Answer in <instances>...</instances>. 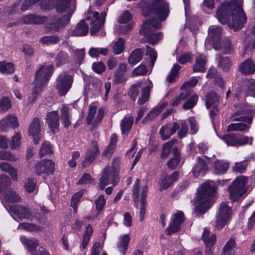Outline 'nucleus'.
Returning <instances> with one entry per match:
<instances>
[{
	"label": "nucleus",
	"instance_id": "0e129e2a",
	"mask_svg": "<svg viewBox=\"0 0 255 255\" xmlns=\"http://www.w3.org/2000/svg\"><path fill=\"white\" fill-rule=\"evenodd\" d=\"M96 209L98 211L97 215H99L103 210V207L106 204V199L103 195L99 196L95 201Z\"/></svg>",
	"mask_w": 255,
	"mask_h": 255
},
{
	"label": "nucleus",
	"instance_id": "4d7b16f0",
	"mask_svg": "<svg viewBox=\"0 0 255 255\" xmlns=\"http://www.w3.org/2000/svg\"><path fill=\"white\" fill-rule=\"evenodd\" d=\"M246 91L249 96H255V80H247L245 82Z\"/></svg>",
	"mask_w": 255,
	"mask_h": 255
},
{
	"label": "nucleus",
	"instance_id": "c03bdc74",
	"mask_svg": "<svg viewBox=\"0 0 255 255\" xmlns=\"http://www.w3.org/2000/svg\"><path fill=\"white\" fill-rule=\"evenodd\" d=\"M177 142V140L176 139H172L163 144L161 155V158H166L168 157L171 152V149L173 145Z\"/></svg>",
	"mask_w": 255,
	"mask_h": 255
},
{
	"label": "nucleus",
	"instance_id": "5fc2aeb1",
	"mask_svg": "<svg viewBox=\"0 0 255 255\" xmlns=\"http://www.w3.org/2000/svg\"><path fill=\"white\" fill-rule=\"evenodd\" d=\"M181 69V66L178 64H174L169 74L167 77V80L169 83L175 81L176 77L178 76V72Z\"/></svg>",
	"mask_w": 255,
	"mask_h": 255
},
{
	"label": "nucleus",
	"instance_id": "f257e3e1",
	"mask_svg": "<svg viewBox=\"0 0 255 255\" xmlns=\"http://www.w3.org/2000/svg\"><path fill=\"white\" fill-rule=\"evenodd\" d=\"M147 0H141L139 5L142 9L143 14L148 16L152 13L157 16V18H152L144 21L139 32L145 35L147 42L151 44L157 43L162 36L161 32L154 33L157 29L162 27L161 21L164 20L169 13L168 3L163 0H154L151 4H148Z\"/></svg>",
	"mask_w": 255,
	"mask_h": 255
},
{
	"label": "nucleus",
	"instance_id": "473e14b6",
	"mask_svg": "<svg viewBox=\"0 0 255 255\" xmlns=\"http://www.w3.org/2000/svg\"><path fill=\"white\" fill-rule=\"evenodd\" d=\"M152 87V83L150 81V84L141 88V94L138 98L137 103L142 105L148 101L150 96V90Z\"/></svg>",
	"mask_w": 255,
	"mask_h": 255
},
{
	"label": "nucleus",
	"instance_id": "bf43d9fd",
	"mask_svg": "<svg viewBox=\"0 0 255 255\" xmlns=\"http://www.w3.org/2000/svg\"><path fill=\"white\" fill-rule=\"evenodd\" d=\"M34 87L33 88L32 92L31 93V97H29V102L33 103L37 99L39 94L42 91V87L44 85H39L36 84L35 80H34Z\"/></svg>",
	"mask_w": 255,
	"mask_h": 255
},
{
	"label": "nucleus",
	"instance_id": "393cba45",
	"mask_svg": "<svg viewBox=\"0 0 255 255\" xmlns=\"http://www.w3.org/2000/svg\"><path fill=\"white\" fill-rule=\"evenodd\" d=\"M179 173L175 171L170 176H166L162 180L160 184V190L162 191L169 188L173 183L177 180Z\"/></svg>",
	"mask_w": 255,
	"mask_h": 255
},
{
	"label": "nucleus",
	"instance_id": "20e7f679",
	"mask_svg": "<svg viewBox=\"0 0 255 255\" xmlns=\"http://www.w3.org/2000/svg\"><path fill=\"white\" fill-rule=\"evenodd\" d=\"M248 178L245 176L237 177L231 185L228 187L230 199L233 202L237 201L244 194Z\"/></svg>",
	"mask_w": 255,
	"mask_h": 255
},
{
	"label": "nucleus",
	"instance_id": "6ab92c4d",
	"mask_svg": "<svg viewBox=\"0 0 255 255\" xmlns=\"http://www.w3.org/2000/svg\"><path fill=\"white\" fill-rule=\"evenodd\" d=\"M10 210L15 215H16L20 219H30L31 217L38 218L37 215H31V213L27 207L20 205H14L9 207Z\"/></svg>",
	"mask_w": 255,
	"mask_h": 255
},
{
	"label": "nucleus",
	"instance_id": "774afa93",
	"mask_svg": "<svg viewBox=\"0 0 255 255\" xmlns=\"http://www.w3.org/2000/svg\"><path fill=\"white\" fill-rule=\"evenodd\" d=\"M10 179L6 175H2L0 176V192H2L4 189L9 185Z\"/></svg>",
	"mask_w": 255,
	"mask_h": 255
},
{
	"label": "nucleus",
	"instance_id": "7c9ffc66",
	"mask_svg": "<svg viewBox=\"0 0 255 255\" xmlns=\"http://www.w3.org/2000/svg\"><path fill=\"white\" fill-rule=\"evenodd\" d=\"M239 70L245 75H249L255 71V66L253 61L248 59L240 64Z\"/></svg>",
	"mask_w": 255,
	"mask_h": 255
},
{
	"label": "nucleus",
	"instance_id": "4468645a",
	"mask_svg": "<svg viewBox=\"0 0 255 255\" xmlns=\"http://www.w3.org/2000/svg\"><path fill=\"white\" fill-rule=\"evenodd\" d=\"M107 13L105 12L101 13L100 16L98 12L95 11L93 13V17L90 22L91 29L90 33L91 35H94L104 25Z\"/></svg>",
	"mask_w": 255,
	"mask_h": 255
},
{
	"label": "nucleus",
	"instance_id": "4be33fe9",
	"mask_svg": "<svg viewBox=\"0 0 255 255\" xmlns=\"http://www.w3.org/2000/svg\"><path fill=\"white\" fill-rule=\"evenodd\" d=\"M206 157H198L197 163L192 169V173L194 177H198L200 174L204 175L208 168L207 163L205 160Z\"/></svg>",
	"mask_w": 255,
	"mask_h": 255
},
{
	"label": "nucleus",
	"instance_id": "ea45409f",
	"mask_svg": "<svg viewBox=\"0 0 255 255\" xmlns=\"http://www.w3.org/2000/svg\"><path fill=\"white\" fill-rule=\"evenodd\" d=\"M142 82L139 81L136 83L132 84L129 88L127 95L129 96L133 102H135L137 97L139 93V89L142 85Z\"/></svg>",
	"mask_w": 255,
	"mask_h": 255
},
{
	"label": "nucleus",
	"instance_id": "1a4fd4ad",
	"mask_svg": "<svg viewBox=\"0 0 255 255\" xmlns=\"http://www.w3.org/2000/svg\"><path fill=\"white\" fill-rule=\"evenodd\" d=\"M255 116V110L248 107H242L231 116L233 121H240L252 124L253 118Z\"/></svg>",
	"mask_w": 255,
	"mask_h": 255
},
{
	"label": "nucleus",
	"instance_id": "dca6fc26",
	"mask_svg": "<svg viewBox=\"0 0 255 255\" xmlns=\"http://www.w3.org/2000/svg\"><path fill=\"white\" fill-rule=\"evenodd\" d=\"M55 7L57 12L67 11L66 14H70L71 17L75 9L76 4L74 0H57Z\"/></svg>",
	"mask_w": 255,
	"mask_h": 255
},
{
	"label": "nucleus",
	"instance_id": "2eb2a0df",
	"mask_svg": "<svg viewBox=\"0 0 255 255\" xmlns=\"http://www.w3.org/2000/svg\"><path fill=\"white\" fill-rule=\"evenodd\" d=\"M41 122L38 118H34L28 127V133L32 136L34 143L38 144L41 138Z\"/></svg>",
	"mask_w": 255,
	"mask_h": 255
},
{
	"label": "nucleus",
	"instance_id": "4c0bfd02",
	"mask_svg": "<svg viewBox=\"0 0 255 255\" xmlns=\"http://www.w3.org/2000/svg\"><path fill=\"white\" fill-rule=\"evenodd\" d=\"M133 123V118L129 116L125 117L121 122V128L123 134L127 135L130 130Z\"/></svg>",
	"mask_w": 255,
	"mask_h": 255
},
{
	"label": "nucleus",
	"instance_id": "79ce46f5",
	"mask_svg": "<svg viewBox=\"0 0 255 255\" xmlns=\"http://www.w3.org/2000/svg\"><path fill=\"white\" fill-rule=\"evenodd\" d=\"M117 136L116 134H113L111 137L110 143L103 153V155L110 157L111 156L116 146Z\"/></svg>",
	"mask_w": 255,
	"mask_h": 255
},
{
	"label": "nucleus",
	"instance_id": "f3484780",
	"mask_svg": "<svg viewBox=\"0 0 255 255\" xmlns=\"http://www.w3.org/2000/svg\"><path fill=\"white\" fill-rule=\"evenodd\" d=\"M184 221L183 213L178 211L174 214L171 223L166 229L165 232L167 235H170L172 233L178 232L180 229L181 224Z\"/></svg>",
	"mask_w": 255,
	"mask_h": 255
},
{
	"label": "nucleus",
	"instance_id": "b1692460",
	"mask_svg": "<svg viewBox=\"0 0 255 255\" xmlns=\"http://www.w3.org/2000/svg\"><path fill=\"white\" fill-rule=\"evenodd\" d=\"M237 247L234 238H231L226 243L223 248L221 255H235Z\"/></svg>",
	"mask_w": 255,
	"mask_h": 255
},
{
	"label": "nucleus",
	"instance_id": "09e8293b",
	"mask_svg": "<svg viewBox=\"0 0 255 255\" xmlns=\"http://www.w3.org/2000/svg\"><path fill=\"white\" fill-rule=\"evenodd\" d=\"M4 198L7 202L10 203L19 202L21 200L20 196L11 190L6 192Z\"/></svg>",
	"mask_w": 255,
	"mask_h": 255
},
{
	"label": "nucleus",
	"instance_id": "412c9836",
	"mask_svg": "<svg viewBox=\"0 0 255 255\" xmlns=\"http://www.w3.org/2000/svg\"><path fill=\"white\" fill-rule=\"evenodd\" d=\"M0 126L1 130L6 131L9 128L18 127L19 123L16 117L12 114H10L0 121Z\"/></svg>",
	"mask_w": 255,
	"mask_h": 255
},
{
	"label": "nucleus",
	"instance_id": "9b49d317",
	"mask_svg": "<svg viewBox=\"0 0 255 255\" xmlns=\"http://www.w3.org/2000/svg\"><path fill=\"white\" fill-rule=\"evenodd\" d=\"M55 164L49 159H43L37 162L34 166L33 171L38 175L45 174H52L54 171Z\"/></svg>",
	"mask_w": 255,
	"mask_h": 255
},
{
	"label": "nucleus",
	"instance_id": "c9c22d12",
	"mask_svg": "<svg viewBox=\"0 0 255 255\" xmlns=\"http://www.w3.org/2000/svg\"><path fill=\"white\" fill-rule=\"evenodd\" d=\"M60 40V37L56 34L45 35L39 39V42L43 45L48 46L58 43Z\"/></svg>",
	"mask_w": 255,
	"mask_h": 255
},
{
	"label": "nucleus",
	"instance_id": "5701e85b",
	"mask_svg": "<svg viewBox=\"0 0 255 255\" xmlns=\"http://www.w3.org/2000/svg\"><path fill=\"white\" fill-rule=\"evenodd\" d=\"M251 124L243 122L232 123L228 126L227 131L248 132L251 128Z\"/></svg>",
	"mask_w": 255,
	"mask_h": 255
},
{
	"label": "nucleus",
	"instance_id": "a211bd4d",
	"mask_svg": "<svg viewBox=\"0 0 255 255\" xmlns=\"http://www.w3.org/2000/svg\"><path fill=\"white\" fill-rule=\"evenodd\" d=\"M46 123L52 132L57 133L59 130V115L58 111L48 112L45 118Z\"/></svg>",
	"mask_w": 255,
	"mask_h": 255
},
{
	"label": "nucleus",
	"instance_id": "9d476101",
	"mask_svg": "<svg viewBox=\"0 0 255 255\" xmlns=\"http://www.w3.org/2000/svg\"><path fill=\"white\" fill-rule=\"evenodd\" d=\"M53 72V66L51 64L48 66L42 65L35 73V80L36 84L45 85L49 80Z\"/></svg>",
	"mask_w": 255,
	"mask_h": 255
},
{
	"label": "nucleus",
	"instance_id": "c85d7f7f",
	"mask_svg": "<svg viewBox=\"0 0 255 255\" xmlns=\"http://www.w3.org/2000/svg\"><path fill=\"white\" fill-rule=\"evenodd\" d=\"M60 116L64 127L68 128L71 125V116L69 114V108L66 106H62L60 109Z\"/></svg>",
	"mask_w": 255,
	"mask_h": 255
},
{
	"label": "nucleus",
	"instance_id": "3c124183",
	"mask_svg": "<svg viewBox=\"0 0 255 255\" xmlns=\"http://www.w3.org/2000/svg\"><path fill=\"white\" fill-rule=\"evenodd\" d=\"M229 164L224 161L218 160L215 162V170L217 174H222L228 170Z\"/></svg>",
	"mask_w": 255,
	"mask_h": 255
},
{
	"label": "nucleus",
	"instance_id": "aec40b11",
	"mask_svg": "<svg viewBox=\"0 0 255 255\" xmlns=\"http://www.w3.org/2000/svg\"><path fill=\"white\" fill-rule=\"evenodd\" d=\"M167 105L168 103L164 102L154 108L142 120V124H146L152 122L160 114Z\"/></svg>",
	"mask_w": 255,
	"mask_h": 255
},
{
	"label": "nucleus",
	"instance_id": "a878e982",
	"mask_svg": "<svg viewBox=\"0 0 255 255\" xmlns=\"http://www.w3.org/2000/svg\"><path fill=\"white\" fill-rule=\"evenodd\" d=\"M20 241L26 247L27 251L31 254L39 245L38 240L34 238H27L21 237Z\"/></svg>",
	"mask_w": 255,
	"mask_h": 255
},
{
	"label": "nucleus",
	"instance_id": "ddd939ff",
	"mask_svg": "<svg viewBox=\"0 0 255 255\" xmlns=\"http://www.w3.org/2000/svg\"><path fill=\"white\" fill-rule=\"evenodd\" d=\"M100 153L98 143L96 141H92L91 147L89 148L85 155V158L82 163L83 168H86L90 165L97 158Z\"/></svg>",
	"mask_w": 255,
	"mask_h": 255
},
{
	"label": "nucleus",
	"instance_id": "de8ad7c7",
	"mask_svg": "<svg viewBox=\"0 0 255 255\" xmlns=\"http://www.w3.org/2000/svg\"><path fill=\"white\" fill-rule=\"evenodd\" d=\"M13 64L10 62L5 61L0 62V71L3 74H11L14 71Z\"/></svg>",
	"mask_w": 255,
	"mask_h": 255
},
{
	"label": "nucleus",
	"instance_id": "6e6d98bb",
	"mask_svg": "<svg viewBox=\"0 0 255 255\" xmlns=\"http://www.w3.org/2000/svg\"><path fill=\"white\" fill-rule=\"evenodd\" d=\"M18 157L11 152L6 151H0V160H6L8 161H15L17 160Z\"/></svg>",
	"mask_w": 255,
	"mask_h": 255
},
{
	"label": "nucleus",
	"instance_id": "f704fd0d",
	"mask_svg": "<svg viewBox=\"0 0 255 255\" xmlns=\"http://www.w3.org/2000/svg\"><path fill=\"white\" fill-rule=\"evenodd\" d=\"M202 238L206 246L209 248L215 244L216 235L215 234L210 235V231L207 229H205L202 234Z\"/></svg>",
	"mask_w": 255,
	"mask_h": 255
},
{
	"label": "nucleus",
	"instance_id": "603ef678",
	"mask_svg": "<svg viewBox=\"0 0 255 255\" xmlns=\"http://www.w3.org/2000/svg\"><path fill=\"white\" fill-rule=\"evenodd\" d=\"M232 61L228 57H220L218 61V66L224 71H228L231 66Z\"/></svg>",
	"mask_w": 255,
	"mask_h": 255
},
{
	"label": "nucleus",
	"instance_id": "37998d69",
	"mask_svg": "<svg viewBox=\"0 0 255 255\" xmlns=\"http://www.w3.org/2000/svg\"><path fill=\"white\" fill-rule=\"evenodd\" d=\"M113 52L115 55L122 53L125 49V41L122 38H119L117 41L112 43Z\"/></svg>",
	"mask_w": 255,
	"mask_h": 255
},
{
	"label": "nucleus",
	"instance_id": "0eeeda50",
	"mask_svg": "<svg viewBox=\"0 0 255 255\" xmlns=\"http://www.w3.org/2000/svg\"><path fill=\"white\" fill-rule=\"evenodd\" d=\"M119 179L118 173L116 169L113 167L107 166L104 169L100 179L99 187L103 190L110 183L115 186L118 183Z\"/></svg>",
	"mask_w": 255,
	"mask_h": 255
},
{
	"label": "nucleus",
	"instance_id": "a19ab883",
	"mask_svg": "<svg viewBox=\"0 0 255 255\" xmlns=\"http://www.w3.org/2000/svg\"><path fill=\"white\" fill-rule=\"evenodd\" d=\"M109 53L107 48L91 47L88 52L89 55L92 58L98 57L100 55L107 56Z\"/></svg>",
	"mask_w": 255,
	"mask_h": 255
},
{
	"label": "nucleus",
	"instance_id": "7ed1b4c3",
	"mask_svg": "<svg viewBox=\"0 0 255 255\" xmlns=\"http://www.w3.org/2000/svg\"><path fill=\"white\" fill-rule=\"evenodd\" d=\"M217 186L213 181H207L202 184L198 190L196 197V204L194 213L198 215L205 214L211 207L210 201L215 194Z\"/></svg>",
	"mask_w": 255,
	"mask_h": 255
},
{
	"label": "nucleus",
	"instance_id": "864d4df0",
	"mask_svg": "<svg viewBox=\"0 0 255 255\" xmlns=\"http://www.w3.org/2000/svg\"><path fill=\"white\" fill-rule=\"evenodd\" d=\"M198 96L196 94L193 95L183 105V109L187 110L193 108L197 104Z\"/></svg>",
	"mask_w": 255,
	"mask_h": 255
},
{
	"label": "nucleus",
	"instance_id": "f8f14e48",
	"mask_svg": "<svg viewBox=\"0 0 255 255\" xmlns=\"http://www.w3.org/2000/svg\"><path fill=\"white\" fill-rule=\"evenodd\" d=\"M222 28L220 26L212 25L208 29V41L211 42L213 47L217 50L221 48Z\"/></svg>",
	"mask_w": 255,
	"mask_h": 255
},
{
	"label": "nucleus",
	"instance_id": "423d86ee",
	"mask_svg": "<svg viewBox=\"0 0 255 255\" xmlns=\"http://www.w3.org/2000/svg\"><path fill=\"white\" fill-rule=\"evenodd\" d=\"M73 82V76L67 72L60 73L57 78L55 86L58 95H65L71 88Z\"/></svg>",
	"mask_w": 255,
	"mask_h": 255
},
{
	"label": "nucleus",
	"instance_id": "13d9d810",
	"mask_svg": "<svg viewBox=\"0 0 255 255\" xmlns=\"http://www.w3.org/2000/svg\"><path fill=\"white\" fill-rule=\"evenodd\" d=\"M51 153L52 149L50 143L47 141H45L43 142L39 150V155L40 157H42L45 155Z\"/></svg>",
	"mask_w": 255,
	"mask_h": 255
},
{
	"label": "nucleus",
	"instance_id": "680f3d73",
	"mask_svg": "<svg viewBox=\"0 0 255 255\" xmlns=\"http://www.w3.org/2000/svg\"><path fill=\"white\" fill-rule=\"evenodd\" d=\"M10 100L7 97H2L0 100V112H5L11 108Z\"/></svg>",
	"mask_w": 255,
	"mask_h": 255
},
{
	"label": "nucleus",
	"instance_id": "6e6552de",
	"mask_svg": "<svg viewBox=\"0 0 255 255\" xmlns=\"http://www.w3.org/2000/svg\"><path fill=\"white\" fill-rule=\"evenodd\" d=\"M70 19V14H65L61 17H57L55 15L49 16L46 24V27L52 31H58L69 23Z\"/></svg>",
	"mask_w": 255,
	"mask_h": 255
},
{
	"label": "nucleus",
	"instance_id": "e433bc0d",
	"mask_svg": "<svg viewBox=\"0 0 255 255\" xmlns=\"http://www.w3.org/2000/svg\"><path fill=\"white\" fill-rule=\"evenodd\" d=\"M219 102V97L214 91L208 92L206 96V106L207 109L213 106H217Z\"/></svg>",
	"mask_w": 255,
	"mask_h": 255
},
{
	"label": "nucleus",
	"instance_id": "338daca9",
	"mask_svg": "<svg viewBox=\"0 0 255 255\" xmlns=\"http://www.w3.org/2000/svg\"><path fill=\"white\" fill-rule=\"evenodd\" d=\"M146 52L145 54L149 56L150 58V65L153 66L157 58L156 52L152 49L149 46H146Z\"/></svg>",
	"mask_w": 255,
	"mask_h": 255
},
{
	"label": "nucleus",
	"instance_id": "052dcab7",
	"mask_svg": "<svg viewBox=\"0 0 255 255\" xmlns=\"http://www.w3.org/2000/svg\"><path fill=\"white\" fill-rule=\"evenodd\" d=\"M139 182L140 180L138 179H136L134 185L133 187V200H134V205L135 207L138 209V202L139 200Z\"/></svg>",
	"mask_w": 255,
	"mask_h": 255
},
{
	"label": "nucleus",
	"instance_id": "2f4dec72",
	"mask_svg": "<svg viewBox=\"0 0 255 255\" xmlns=\"http://www.w3.org/2000/svg\"><path fill=\"white\" fill-rule=\"evenodd\" d=\"M206 58L204 55L198 56L195 60V64L193 67V70L195 72H205L206 68L205 67L206 63Z\"/></svg>",
	"mask_w": 255,
	"mask_h": 255
},
{
	"label": "nucleus",
	"instance_id": "72a5a7b5",
	"mask_svg": "<svg viewBox=\"0 0 255 255\" xmlns=\"http://www.w3.org/2000/svg\"><path fill=\"white\" fill-rule=\"evenodd\" d=\"M144 52L139 48L134 50L129 55L128 61L130 65H134L139 62L143 58Z\"/></svg>",
	"mask_w": 255,
	"mask_h": 255
},
{
	"label": "nucleus",
	"instance_id": "bb28decb",
	"mask_svg": "<svg viewBox=\"0 0 255 255\" xmlns=\"http://www.w3.org/2000/svg\"><path fill=\"white\" fill-rule=\"evenodd\" d=\"M48 17L40 16L34 14L25 15L23 17V21L25 23L42 24L47 22Z\"/></svg>",
	"mask_w": 255,
	"mask_h": 255
},
{
	"label": "nucleus",
	"instance_id": "e2e57ef3",
	"mask_svg": "<svg viewBox=\"0 0 255 255\" xmlns=\"http://www.w3.org/2000/svg\"><path fill=\"white\" fill-rule=\"evenodd\" d=\"M220 50H222L223 54L230 53L233 50L231 41L228 39H224L221 42V48Z\"/></svg>",
	"mask_w": 255,
	"mask_h": 255
},
{
	"label": "nucleus",
	"instance_id": "69168bd1",
	"mask_svg": "<svg viewBox=\"0 0 255 255\" xmlns=\"http://www.w3.org/2000/svg\"><path fill=\"white\" fill-rule=\"evenodd\" d=\"M36 184L35 178L28 179L24 185L25 190L29 193L33 192L36 187Z\"/></svg>",
	"mask_w": 255,
	"mask_h": 255
},
{
	"label": "nucleus",
	"instance_id": "49530a36",
	"mask_svg": "<svg viewBox=\"0 0 255 255\" xmlns=\"http://www.w3.org/2000/svg\"><path fill=\"white\" fill-rule=\"evenodd\" d=\"M221 138L228 146H238V137L234 134H228L222 136Z\"/></svg>",
	"mask_w": 255,
	"mask_h": 255
},
{
	"label": "nucleus",
	"instance_id": "8fccbe9b",
	"mask_svg": "<svg viewBox=\"0 0 255 255\" xmlns=\"http://www.w3.org/2000/svg\"><path fill=\"white\" fill-rule=\"evenodd\" d=\"M68 60L67 54L63 51H59L55 57L56 65L59 67Z\"/></svg>",
	"mask_w": 255,
	"mask_h": 255
},
{
	"label": "nucleus",
	"instance_id": "c756f323",
	"mask_svg": "<svg viewBox=\"0 0 255 255\" xmlns=\"http://www.w3.org/2000/svg\"><path fill=\"white\" fill-rule=\"evenodd\" d=\"M89 31V26L84 20H81L72 31V34L75 36H85Z\"/></svg>",
	"mask_w": 255,
	"mask_h": 255
},
{
	"label": "nucleus",
	"instance_id": "f03ea898",
	"mask_svg": "<svg viewBox=\"0 0 255 255\" xmlns=\"http://www.w3.org/2000/svg\"><path fill=\"white\" fill-rule=\"evenodd\" d=\"M242 0H231L218 7L216 12L218 21L222 24H225L232 15V22L229 24V26L234 30H240L247 20L242 8Z\"/></svg>",
	"mask_w": 255,
	"mask_h": 255
},
{
	"label": "nucleus",
	"instance_id": "39448f33",
	"mask_svg": "<svg viewBox=\"0 0 255 255\" xmlns=\"http://www.w3.org/2000/svg\"><path fill=\"white\" fill-rule=\"evenodd\" d=\"M232 210L227 202H222L218 209L215 221V227L218 230L222 229L231 218Z\"/></svg>",
	"mask_w": 255,
	"mask_h": 255
},
{
	"label": "nucleus",
	"instance_id": "58836bf2",
	"mask_svg": "<svg viewBox=\"0 0 255 255\" xmlns=\"http://www.w3.org/2000/svg\"><path fill=\"white\" fill-rule=\"evenodd\" d=\"M129 240L130 237L128 234L124 235L119 238L117 247L119 251L123 254H125L127 250Z\"/></svg>",
	"mask_w": 255,
	"mask_h": 255
},
{
	"label": "nucleus",
	"instance_id": "cd10ccee",
	"mask_svg": "<svg viewBox=\"0 0 255 255\" xmlns=\"http://www.w3.org/2000/svg\"><path fill=\"white\" fill-rule=\"evenodd\" d=\"M148 188L147 186L143 187L141 192V199H140V213L139 216V221L142 222L144 218L145 213V206L146 204V198L147 196V192Z\"/></svg>",
	"mask_w": 255,
	"mask_h": 255
},
{
	"label": "nucleus",
	"instance_id": "a18cd8bd",
	"mask_svg": "<svg viewBox=\"0 0 255 255\" xmlns=\"http://www.w3.org/2000/svg\"><path fill=\"white\" fill-rule=\"evenodd\" d=\"M159 133L162 140L168 139L173 134L171 129V125L167 124L161 127Z\"/></svg>",
	"mask_w": 255,
	"mask_h": 255
}]
</instances>
